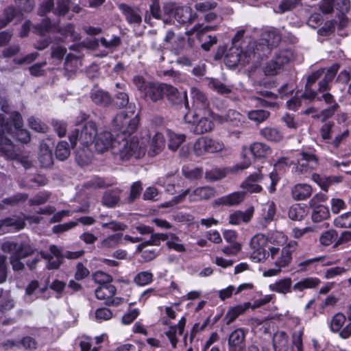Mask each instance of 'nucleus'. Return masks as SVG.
Returning a JSON list of instances; mask_svg holds the SVG:
<instances>
[{"label":"nucleus","instance_id":"nucleus-1","mask_svg":"<svg viewBox=\"0 0 351 351\" xmlns=\"http://www.w3.org/2000/svg\"><path fill=\"white\" fill-rule=\"evenodd\" d=\"M146 145L140 142L136 136L125 134H117L114 137L113 154L118 155L122 160L132 157L139 158L145 156Z\"/></svg>","mask_w":351,"mask_h":351},{"label":"nucleus","instance_id":"nucleus-2","mask_svg":"<svg viewBox=\"0 0 351 351\" xmlns=\"http://www.w3.org/2000/svg\"><path fill=\"white\" fill-rule=\"evenodd\" d=\"M97 134V124L93 121H88L76 125V128L69 135V141L72 147L75 146L77 142H79L82 146L89 147L93 143Z\"/></svg>","mask_w":351,"mask_h":351},{"label":"nucleus","instance_id":"nucleus-3","mask_svg":"<svg viewBox=\"0 0 351 351\" xmlns=\"http://www.w3.org/2000/svg\"><path fill=\"white\" fill-rule=\"evenodd\" d=\"M49 250L51 254H47L44 252H40L41 257L47 261L46 267L49 270L58 269L62 264L64 258L75 260L82 257L84 254V250L75 252L65 251L62 252L58 246L55 245H50Z\"/></svg>","mask_w":351,"mask_h":351},{"label":"nucleus","instance_id":"nucleus-4","mask_svg":"<svg viewBox=\"0 0 351 351\" xmlns=\"http://www.w3.org/2000/svg\"><path fill=\"white\" fill-rule=\"evenodd\" d=\"M256 58L254 49V43H250L243 52L240 48L239 45H233L228 51L226 56V63L228 66H235L238 64H245L250 62L251 60Z\"/></svg>","mask_w":351,"mask_h":351},{"label":"nucleus","instance_id":"nucleus-5","mask_svg":"<svg viewBox=\"0 0 351 351\" xmlns=\"http://www.w3.org/2000/svg\"><path fill=\"white\" fill-rule=\"evenodd\" d=\"M184 120L186 123L195 125L193 132L197 134L208 132L214 128L213 117L210 110L202 113L189 112L184 116Z\"/></svg>","mask_w":351,"mask_h":351},{"label":"nucleus","instance_id":"nucleus-6","mask_svg":"<svg viewBox=\"0 0 351 351\" xmlns=\"http://www.w3.org/2000/svg\"><path fill=\"white\" fill-rule=\"evenodd\" d=\"M280 41L281 36L278 32L267 31L261 34V37L258 43L252 41L250 43H254L256 58H261L267 56L270 53L271 49L276 47Z\"/></svg>","mask_w":351,"mask_h":351},{"label":"nucleus","instance_id":"nucleus-7","mask_svg":"<svg viewBox=\"0 0 351 351\" xmlns=\"http://www.w3.org/2000/svg\"><path fill=\"white\" fill-rule=\"evenodd\" d=\"M165 15H173L175 19L181 24L192 23L197 16L188 6H178L176 3L166 2L162 7Z\"/></svg>","mask_w":351,"mask_h":351},{"label":"nucleus","instance_id":"nucleus-8","mask_svg":"<svg viewBox=\"0 0 351 351\" xmlns=\"http://www.w3.org/2000/svg\"><path fill=\"white\" fill-rule=\"evenodd\" d=\"M139 123L138 114L130 112V114L125 111L121 112L112 121L113 127L121 132L120 134L131 135L137 128Z\"/></svg>","mask_w":351,"mask_h":351},{"label":"nucleus","instance_id":"nucleus-9","mask_svg":"<svg viewBox=\"0 0 351 351\" xmlns=\"http://www.w3.org/2000/svg\"><path fill=\"white\" fill-rule=\"evenodd\" d=\"M268 238L263 234L254 235L250 241L251 258L256 263L263 261L266 259L268 252L265 246L268 243Z\"/></svg>","mask_w":351,"mask_h":351},{"label":"nucleus","instance_id":"nucleus-10","mask_svg":"<svg viewBox=\"0 0 351 351\" xmlns=\"http://www.w3.org/2000/svg\"><path fill=\"white\" fill-rule=\"evenodd\" d=\"M271 154L270 148L263 143H254L250 147V149L246 150L243 154L244 160L239 165L240 169H247L252 163L251 158L247 156L252 154L255 157H266Z\"/></svg>","mask_w":351,"mask_h":351},{"label":"nucleus","instance_id":"nucleus-11","mask_svg":"<svg viewBox=\"0 0 351 351\" xmlns=\"http://www.w3.org/2000/svg\"><path fill=\"white\" fill-rule=\"evenodd\" d=\"M319 165V161L317 156L308 152H302L300 154V158L298 159V165L296 171L305 173L311 170L315 169Z\"/></svg>","mask_w":351,"mask_h":351},{"label":"nucleus","instance_id":"nucleus-12","mask_svg":"<svg viewBox=\"0 0 351 351\" xmlns=\"http://www.w3.org/2000/svg\"><path fill=\"white\" fill-rule=\"evenodd\" d=\"M114 141V138L110 132L97 133L93 141L96 152L101 154L111 149L113 153Z\"/></svg>","mask_w":351,"mask_h":351},{"label":"nucleus","instance_id":"nucleus-13","mask_svg":"<svg viewBox=\"0 0 351 351\" xmlns=\"http://www.w3.org/2000/svg\"><path fill=\"white\" fill-rule=\"evenodd\" d=\"M267 237L268 243L274 245V246L269 248L268 255H270L272 259H277L280 251V246L283 245L287 241L285 235L278 231L269 233Z\"/></svg>","mask_w":351,"mask_h":351},{"label":"nucleus","instance_id":"nucleus-14","mask_svg":"<svg viewBox=\"0 0 351 351\" xmlns=\"http://www.w3.org/2000/svg\"><path fill=\"white\" fill-rule=\"evenodd\" d=\"M164 84L148 82L142 93L147 101L156 102L163 97Z\"/></svg>","mask_w":351,"mask_h":351},{"label":"nucleus","instance_id":"nucleus-15","mask_svg":"<svg viewBox=\"0 0 351 351\" xmlns=\"http://www.w3.org/2000/svg\"><path fill=\"white\" fill-rule=\"evenodd\" d=\"M245 194L246 193L244 191L234 192L216 199L214 201V204L226 206H237L244 201Z\"/></svg>","mask_w":351,"mask_h":351},{"label":"nucleus","instance_id":"nucleus-16","mask_svg":"<svg viewBox=\"0 0 351 351\" xmlns=\"http://www.w3.org/2000/svg\"><path fill=\"white\" fill-rule=\"evenodd\" d=\"M116 291V287L112 285H100L95 290V296L99 300H106V304L108 305H117L119 302H115V300L112 298Z\"/></svg>","mask_w":351,"mask_h":351},{"label":"nucleus","instance_id":"nucleus-17","mask_svg":"<svg viewBox=\"0 0 351 351\" xmlns=\"http://www.w3.org/2000/svg\"><path fill=\"white\" fill-rule=\"evenodd\" d=\"M163 88V95H166L172 104H181L184 103L186 106L188 105L186 92L180 93L177 88L167 84H164Z\"/></svg>","mask_w":351,"mask_h":351},{"label":"nucleus","instance_id":"nucleus-18","mask_svg":"<svg viewBox=\"0 0 351 351\" xmlns=\"http://www.w3.org/2000/svg\"><path fill=\"white\" fill-rule=\"evenodd\" d=\"M189 190L190 202H198L202 200H207L215 195V190L214 188L210 186H201L197 187L193 191Z\"/></svg>","mask_w":351,"mask_h":351},{"label":"nucleus","instance_id":"nucleus-19","mask_svg":"<svg viewBox=\"0 0 351 351\" xmlns=\"http://www.w3.org/2000/svg\"><path fill=\"white\" fill-rule=\"evenodd\" d=\"M191 95L193 100V104L196 109L200 111L210 110L208 109L209 106V101L206 95L201 90L193 88L191 89Z\"/></svg>","mask_w":351,"mask_h":351},{"label":"nucleus","instance_id":"nucleus-20","mask_svg":"<svg viewBox=\"0 0 351 351\" xmlns=\"http://www.w3.org/2000/svg\"><path fill=\"white\" fill-rule=\"evenodd\" d=\"M323 72L324 70L317 71L316 72L313 73L311 75L308 76L306 84V91L303 95V97L304 98L310 100L317 99L318 101H320V97H317V93L311 90L310 87L321 77Z\"/></svg>","mask_w":351,"mask_h":351},{"label":"nucleus","instance_id":"nucleus-21","mask_svg":"<svg viewBox=\"0 0 351 351\" xmlns=\"http://www.w3.org/2000/svg\"><path fill=\"white\" fill-rule=\"evenodd\" d=\"M253 214L254 208L252 207L249 208L245 212L236 211L230 215L229 222L233 225H239L242 222L247 223L251 220Z\"/></svg>","mask_w":351,"mask_h":351},{"label":"nucleus","instance_id":"nucleus-22","mask_svg":"<svg viewBox=\"0 0 351 351\" xmlns=\"http://www.w3.org/2000/svg\"><path fill=\"white\" fill-rule=\"evenodd\" d=\"M296 245V242L292 241L290 242L286 247L282 249L280 255L278 256L275 261L276 266L285 267L288 265L291 260V248L294 249Z\"/></svg>","mask_w":351,"mask_h":351},{"label":"nucleus","instance_id":"nucleus-23","mask_svg":"<svg viewBox=\"0 0 351 351\" xmlns=\"http://www.w3.org/2000/svg\"><path fill=\"white\" fill-rule=\"evenodd\" d=\"M245 334L243 329L238 328L233 331L229 336L228 345L232 348H239L243 350L244 348V341Z\"/></svg>","mask_w":351,"mask_h":351},{"label":"nucleus","instance_id":"nucleus-24","mask_svg":"<svg viewBox=\"0 0 351 351\" xmlns=\"http://www.w3.org/2000/svg\"><path fill=\"white\" fill-rule=\"evenodd\" d=\"M311 186L306 184H298L291 190L292 197L295 200L306 199L311 195Z\"/></svg>","mask_w":351,"mask_h":351},{"label":"nucleus","instance_id":"nucleus-25","mask_svg":"<svg viewBox=\"0 0 351 351\" xmlns=\"http://www.w3.org/2000/svg\"><path fill=\"white\" fill-rule=\"evenodd\" d=\"M93 158V152L89 147L78 148L75 154V161L80 166L88 165Z\"/></svg>","mask_w":351,"mask_h":351},{"label":"nucleus","instance_id":"nucleus-26","mask_svg":"<svg viewBox=\"0 0 351 351\" xmlns=\"http://www.w3.org/2000/svg\"><path fill=\"white\" fill-rule=\"evenodd\" d=\"M273 345L275 351H287L289 348V339L286 332H277L273 338Z\"/></svg>","mask_w":351,"mask_h":351},{"label":"nucleus","instance_id":"nucleus-27","mask_svg":"<svg viewBox=\"0 0 351 351\" xmlns=\"http://www.w3.org/2000/svg\"><path fill=\"white\" fill-rule=\"evenodd\" d=\"M164 147L165 139L162 134L156 133L151 140L148 154L151 156H155L163 149Z\"/></svg>","mask_w":351,"mask_h":351},{"label":"nucleus","instance_id":"nucleus-28","mask_svg":"<svg viewBox=\"0 0 351 351\" xmlns=\"http://www.w3.org/2000/svg\"><path fill=\"white\" fill-rule=\"evenodd\" d=\"M90 97L93 102L101 106H108L111 103L110 95L101 89L95 88L92 90Z\"/></svg>","mask_w":351,"mask_h":351},{"label":"nucleus","instance_id":"nucleus-29","mask_svg":"<svg viewBox=\"0 0 351 351\" xmlns=\"http://www.w3.org/2000/svg\"><path fill=\"white\" fill-rule=\"evenodd\" d=\"M251 307L250 303L245 302L243 304L237 305L230 309L226 316V324L230 325L240 315L245 313V311Z\"/></svg>","mask_w":351,"mask_h":351},{"label":"nucleus","instance_id":"nucleus-30","mask_svg":"<svg viewBox=\"0 0 351 351\" xmlns=\"http://www.w3.org/2000/svg\"><path fill=\"white\" fill-rule=\"evenodd\" d=\"M38 159L43 167H49L53 164L52 153L46 143L40 145Z\"/></svg>","mask_w":351,"mask_h":351},{"label":"nucleus","instance_id":"nucleus-31","mask_svg":"<svg viewBox=\"0 0 351 351\" xmlns=\"http://www.w3.org/2000/svg\"><path fill=\"white\" fill-rule=\"evenodd\" d=\"M336 9L341 12L339 16V28L342 29L348 24V18L345 16L350 10L349 0H338L335 4Z\"/></svg>","mask_w":351,"mask_h":351},{"label":"nucleus","instance_id":"nucleus-32","mask_svg":"<svg viewBox=\"0 0 351 351\" xmlns=\"http://www.w3.org/2000/svg\"><path fill=\"white\" fill-rule=\"evenodd\" d=\"M292 280L290 278L281 279L269 285V289L280 293L286 294L291 291Z\"/></svg>","mask_w":351,"mask_h":351},{"label":"nucleus","instance_id":"nucleus-33","mask_svg":"<svg viewBox=\"0 0 351 351\" xmlns=\"http://www.w3.org/2000/svg\"><path fill=\"white\" fill-rule=\"evenodd\" d=\"M319 279L317 278H306L295 283L293 289L295 291H302L306 289H313L320 284Z\"/></svg>","mask_w":351,"mask_h":351},{"label":"nucleus","instance_id":"nucleus-34","mask_svg":"<svg viewBox=\"0 0 351 351\" xmlns=\"http://www.w3.org/2000/svg\"><path fill=\"white\" fill-rule=\"evenodd\" d=\"M329 82H327L324 79L321 80L319 83V88L317 90V97H320V100L323 99L327 104L333 103V96L327 92L329 90Z\"/></svg>","mask_w":351,"mask_h":351},{"label":"nucleus","instance_id":"nucleus-35","mask_svg":"<svg viewBox=\"0 0 351 351\" xmlns=\"http://www.w3.org/2000/svg\"><path fill=\"white\" fill-rule=\"evenodd\" d=\"M261 135L268 141L278 142L283 138L281 132L275 128H265L261 131Z\"/></svg>","mask_w":351,"mask_h":351},{"label":"nucleus","instance_id":"nucleus-36","mask_svg":"<svg viewBox=\"0 0 351 351\" xmlns=\"http://www.w3.org/2000/svg\"><path fill=\"white\" fill-rule=\"evenodd\" d=\"M121 234H114L108 236L101 241L99 247L104 250H109L117 247L121 241Z\"/></svg>","mask_w":351,"mask_h":351},{"label":"nucleus","instance_id":"nucleus-37","mask_svg":"<svg viewBox=\"0 0 351 351\" xmlns=\"http://www.w3.org/2000/svg\"><path fill=\"white\" fill-rule=\"evenodd\" d=\"M337 131L340 132L337 128L335 126L333 122L329 121L322 126L320 128V134L324 141H328L332 138V134Z\"/></svg>","mask_w":351,"mask_h":351},{"label":"nucleus","instance_id":"nucleus-38","mask_svg":"<svg viewBox=\"0 0 351 351\" xmlns=\"http://www.w3.org/2000/svg\"><path fill=\"white\" fill-rule=\"evenodd\" d=\"M306 215V209L300 204L293 205L289 210V217L292 220L301 221Z\"/></svg>","mask_w":351,"mask_h":351},{"label":"nucleus","instance_id":"nucleus-39","mask_svg":"<svg viewBox=\"0 0 351 351\" xmlns=\"http://www.w3.org/2000/svg\"><path fill=\"white\" fill-rule=\"evenodd\" d=\"M270 116V112L265 110H254L247 112L248 118L257 123H261L267 120Z\"/></svg>","mask_w":351,"mask_h":351},{"label":"nucleus","instance_id":"nucleus-40","mask_svg":"<svg viewBox=\"0 0 351 351\" xmlns=\"http://www.w3.org/2000/svg\"><path fill=\"white\" fill-rule=\"evenodd\" d=\"M168 146L172 151L176 150L186 138L184 134H178L172 132L168 133Z\"/></svg>","mask_w":351,"mask_h":351},{"label":"nucleus","instance_id":"nucleus-41","mask_svg":"<svg viewBox=\"0 0 351 351\" xmlns=\"http://www.w3.org/2000/svg\"><path fill=\"white\" fill-rule=\"evenodd\" d=\"M330 213L327 207L320 205L315 208L312 213V219L315 222H319L328 218Z\"/></svg>","mask_w":351,"mask_h":351},{"label":"nucleus","instance_id":"nucleus-42","mask_svg":"<svg viewBox=\"0 0 351 351\" xmlns=\"http://www.w3.org/2000/svg\"><path fill=\"white\" fill-rule=\"evenodd\" d=\"M346 321V317L341 313L335 314L330 324V327L333 332H339Z\"/></svg>","mask_w":351,"mask_h":351},{"label":"nucleus","instance_id":"nucleus-43","mask_svg":"<svg viewBox=\"0 0 351 351\" xmlns=\"http://www.w3.org/2000/svg\"><path fill=\"white\" fill-rule=\"evenodd\" d=\"M293 59V53L291 50L283 49L278 51L275 56V60L282 67Z\"/></svg>","mask_w":351,"mask_h":351},{"label":"nucleus","instance_id":"nucleus-44","mask_svg":"<svg viewBox=\"0 0 351 351\" xmlns=\"http://www.w3.org/2000/svg\"><path fill=\"white\" fill-rule=\"evenodd\" d=\"M208 86L211 89L221 95H228L232 92V89L230 86L217 80L212 79L209 82Z\"/></svg>","mask_w":351,"mask_h":351},{"label":"nucleus","instance_id":"nucleus-45","mask_svg":"<svg viewBox=\"0 0 351 351\" xmlns=\"http://www.w3.org/2000/svg\"><path fill=\"white\" fill-rule=\"evenodd\" d=\"M123 10L125 15L127 21L130 23L140 24L141 22V16L140 14L128 6H123Z\"/></svg>","mask_w":351,"mask_h":351},{"label":"nucleus","instance_id":"nucleus-46","mask_svg":"<svg viewBox=\"0 0 351 351\" xmlns=\"http://www.w3.org/2000/svg\"><path fill=\"white\" fill-rule=\"evenodd\" d=\"M331 106L328 107L326 109H324L320 112L319 114H316L313 116L314 118L319 119L322 121H326L327 119L330 118L333 116L335 112L337 111L339 108V105L334 101Z\"/></svg>","mask_w":351,"mask_h":351},{"label":"nucleus","instance_id":"nucleus-47","mask_svg":"<svg viewBox=\"0 0 351 351\" xmlns=\"http://www.w3.org/2000/svg\"><path fill=\"white\" fill-rule=\"evenodd\" d=\"M70 148L66 141H61L58 144L56 154L60 160H64L70 156Z\"/></svg>","mask_w":351,"mask_h":351},{"label":"nucleus","instance_id":"nucleus-48","mask_svg":"<svg viewBox=\"0 0 351 351\" xmlns=\"http://www.w3.org/2000/svg\"><path fill=\"white\" fill-rule=\"evenodd\" d=\"M153 280V274L149 271H141L136 275L134 282L138 286H145Z\"/></svg>","mask_w":351,"mask_h":351},{"label":"nucleus","instance_id":"nucleus-49","mask_svg":"<svg viewBox=\"0 0 351 351\" xmlns=\"http://www.w3.org/2000/svg\"><path fill=\"white\" fill-rule=\"evenodd\" d=\"M207 153H216L226 150V148L221 141L206 137Z\"/></svg>","mask_w":351,"mask_h":351},{"label":"nucleus","instance_id":"nucleus-50","mask_svg":"<svg viewBox=\"0 0 351 351\" xmlns=\"http://www.w3.org/2000/svg\"><path fill=\"white\" fill-rule=\"evenodd\" d=\"M118 193V191H106L103 197L104 204L109 207L115 206L119 200Z\"/></svg>","mask_w":351,"mask_h":351},{"label":"nucleus","instance_id":"nucleus-51","mask_svg":"<svg viewBox=\"0 0 351 351\" xmlns=\"http://www.w3.org/2000/svg\"><path fill=\"white\" fill-rule=\"evenodd\" d=\"M206 137L198 138L193 145V152L197 156H204L207 153Z\"/></svg>","mask_w":351,"mask_h":351},{"label":"nucleus","instance_id":"nucleus-52","mask_svg":"<svg viewBox=\"0 0 351 351\" xmlns=\"http://www.w3.org/2000/svg\"><path fill=\"white\" fill-rule=\"evenodd\" d=\"M169 239V236L165 234H152L151 239L149 241L141 244L138 246V250H141L143 247L148 245H159L161 241H166Z\"/></svg>","mask_w":351,"mask_h":351},{"label":"nucleus","instance_id":"nucleus-53","mask_svg":"<svg viewBox=\"0 0 351 351\" xmlns=\"http://www.w3.org/2000/svg\"><path fill=\"white\" fill-rule=\"evenodd\" d=\"M36 249L28 243H19L18 253L16 255L25 258L34 254Z\"/></svg>","mask_w":351,"mask_h":351},{"label":"nucleus","instance_id":"nucleus-54","mask_svg":"<svg viewBox=\"0 0 351 351\" xmlns=\"http://www.w3.org/2000/svg\"><path fill=\"white\" fill-rule=\"evenodd\" d=\"M69 0H58L56 2V5L54 7L53 12L56 15L64 16L69 10Z\"/></svg>","mask_w":351,"mask_h":351},{"label":"nucleus","instance_id":"nucleus-55","mask_svg":"<svg viewBox=\"0 0 351 351\" xmlns=\"http://www.w3.org/2000/svg\"><path fill=\"white\" fill-rule=\"evenodd\" d=\"M335 225L337 227L343 228H351V213H347L341 216H339L335 220Z\"/></svg>","mask_w":351,"mask_h":351},{"label":"nucleus","instance_id":"nucleus-56","mask_svg":"<svg viewBox=\"0 0 351 351\" xmlns=\"http://www.w3.org/2000/svg\"><path fill=\"white\" fill-rule=\"evenodd\" d=\"M282 69L281 65L273 60L269 62L264 68V73L266 75H277Z\"/></svg>","mask_w":351,"mask_h":351},{"label":"nucleus","instance_id":"nucleus-57","mask_svg":"<svg viewBox=\"0 0 351 351\" xmlns=\"http://www.w3.org/2000/svg\"><path fill=\"white\" fill-rule=\"evenodd\" d=\"M337 237V233L334 230H330L322 233L320 236L319 241L323 245H330L332 243L335 238Z\"/></svg>","mask_w":351,"mask_h":351},{"label":"nucleus","instance_id":"nucleus-58","mask_svg":"<svg viewBox=\"0 0 351 351\" xmlns=\"http://www.w3.org/2000/svg\"><path fill=\"white\" fill-rule=\"evenodd\" d=\"M143 190L142 184L141 182H136L132 184L130 188V193L128 197V202H133L141 195Z\"/></svg>","mask_w":351,"mask_h":351},{"label":"nucleus","instance_id":"nucleus-59","mask_svg":"<svg viewBox=\"0 0 351 351\" xmlns=\"http://www.w3.org/2000/svg\"><path fill=\"white\" fill-rule=\"evenodd\" d=\"M226 176V172L220 169H214L206 172L205 178L209 181H217Z\"/></svg>","mask_w":351,"mask_h":351},{"label":"nucleus","instance_id":"nucleus-60","mask_svg":"<svg viewBox=\"0 0 351 351\" xmlns=\"http://www.w3.org/2000/svg\"><path fill=\"white\" fill-rule=\"evenodd\" d=\"M216 7L217 3L213 1L199 2L195 5V8L197 11L205 14L214 10Z\"/></svg>","mask_w":351,"mask_h":351},{"label":"nucleus","instance_id":"nucleus-61","mask_svg":"<svg viewBox=\"0 0 351 351\" xmlns=\"http://www.w3.org/2000/svg\"><path fill=\"white\" fill-rule=\"evenodd\" d=\"M171 240H168L167 242V245L169 249H173L178 252H185L184 246L180 243V239L178 237L171 235Z\"/></svg>","mask_w":351,"mask_h":351},{"label":"nucleus","instance_id":"nucleus-62","mask_svg":"<svg viewBox=\"0 0 351 351\" xmlns=\"http://www.w3.org/2000/svg\"><path fill=\"white\" fill-rule=\"evenodd\" d=\"M18 247L19 243L14 241H5L1 245V250L11 256L17 254Z\"/></svg>","mask_w":351,"mask_h":351},{"label":"nucleus","instance_id":"nucleus-63","mask_svg":"<svg viewBox=\"0 0 351 351\" xmlns=\"http://www.w3.org/2000/svg\"><path fill=\"white\" fill-rule=\"evenodd\" d=\"M339 23V20L333 19L330 21H328L324 24V26L322 27L320 29H319L318 33L321 36H326L331 32H332L335 30V26L337 25V23Z\"/></svg>","mask_w":351,"mask_h":351},{"label":"nucleus","instance_id":"nucleus-64","mask_svg":"<svg viewBox=\"0 0 351 351\" xmlns=\"http://www.w3.org/2000/svg\"><path fill=\"white\" fill-rule=\"evenodd\" d=\"M143 197L145 200L157 201L159 199V191L156 188L149 186L145 189Z\"/></svg>","mask_w":351,"mask_h":351}]
</instances>
